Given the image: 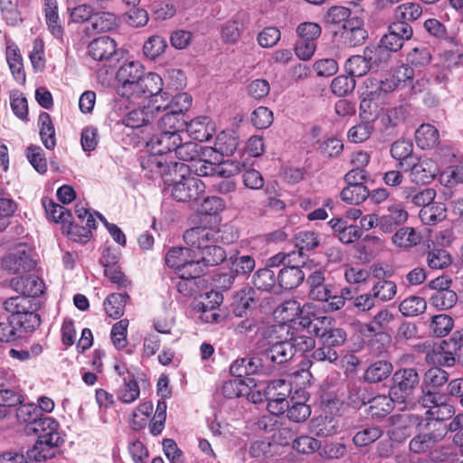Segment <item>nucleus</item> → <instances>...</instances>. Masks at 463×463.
I'll return each mask as SVG.
<instances>
[{"label":"nucleus","instance_id":"1","mask_svg":"<svg viewBox=\"0 0 463 463\" xmlns=\"http://www.w3.org/2000/svg\"><path fill=\"white\" fill-rule=\"evenodd\" d=\"M190 171V165L184 163H175L173 175L180 176V180L165 178V183L172 185L171 194L178 202H190L197 200L205 191V184L194 175L186 173Z\"/></svg>","mask_w":463,"mask_h":463},{"label":"nucleus","instance_id":"2","mask_svg":"<svg viewBox=\"0 0 463 463\" xmlns=\"http://www.w3.org/2000/svg\"><path fill=\"white\" fill-rule=\"evenodd\" d=\"M420 432L410 441V449L413 453L430 452L438 442L446 436V425L439 421H422L418 424Z\"/></svg>","mask_w":463,"mask_h":463},{"label":"nucleus","instance_id":"3","mask_svg":"<svg viewBox=\"0 0 463 463\" xmlns=\"http://www.w3.org/2000/svg\"><path fill=\"white\" fill-rule=\"evenodd\" d=\"M419 406L426 409V422H442L455 413L454 407L447 402L445 395L439 392L424 391V395L419 399Z\"/></svg>","mask_w":463,"mask_h":463},{"label":"nucleus","instance_id":"4","mask_svg":"<svg viewBox=\"0 0 463 463\" xmlns=\"http://www.w3.org/2000/svg\"><path fill=\"white\" fill-rule=\"evenodd\" d=\"M130 90L126 93H118L131 102H141L153 99L162 90L163 80L160 75L154 72L147 73L145 78L129 83Z\"/></svg>","mask_w":463,"mask_h":463},{"label":"nucleus","instance_id":"5","mask_svg":"<svg viewBox=\"0 0 463 463\" xmlns=\"http://www.w3.org/2000/svg\"><path fill=\"white\" fill-rule=\"evenodd\" d=\"M35 265L33 250L25 244L16 246L2 260L3 269L12 274L29 272Z\"/></svg>","mask_w":463,"mask_h":463},{"label":"nucleus","instance_id":"6","mask_svg":"<svg viewBox=\"0 0 463 463\" xmlns=\"http://www.w3.org/2000/svg\"><path fill=\"white\" fill-rule=\"evenodd\" d=\"M289 393L290 387L285 380L277 379L269 383L263 394L268 401L267 410L273 415L283 414L288 407L287 397Z\"/></svg>","mask_w":463,"mask_h":463},{"label":"nucleus","instance_id":"7","mask_svg":"<svg viewBox=\"0 0 463 463\" xmlns=\"http://www.w3.org/2000/svg\"><path fill=\"white\" fill-rule=\"evenodd\" d=\"M259 350L272 372L278 364L288 362L294 356L293 347L287 340L275 343H261Z\"/></svg>","mask_w":463,"mask_h":463},{"label":"nucleus","instance_id":"8","mask_svg":"<svg viewBox=\"0 0 463 463\" xmlns=\"http://www.w3.org/2000/svg\"><path fill=\"white\" fill-rule=\"evenodd\" d=\"M439 166L435 160L429 157L416 158L409 168V177L415 184H427L432 182L439 174Z\"/></svg>","mask_w":463,"mask_h":463},{"label":"nucleus","instance_id":"9","mask_svg":"<svg viewBox=\"0 0 463 463\" xmlns=\"http://www.w3.org/2000/svg\"><path fill=\"white\" fill-rule=\"evenodd\" d=\"M160 111L158 96L149 99L147 105L130 110L123 118V123L131 128H137L149 124Z\"/></svg>","mask_w":463,"mask_h":463},{"label":"nucleus","instance_id":"10","mask_svg":"<svg viewBox=\"0 0 463 463\" xmlns=\"http://www.w3.org/2000/svg\"><path fill=\"white\" fill-rule=\"evenodd\" d=\"M218 238L219 231L208 226H195L184 233L185 243L199 251L215 243Z\"/></svg>","mask_w":463,"mask_h":463},{"label":"nucleus","instance_id":"11","mask_svg":"<svg viewBox=\"0 0 463 463\" xmlns=\"http://www.w3.org/2000/svg\"><path fill=\"white\" fill-rule=\"evenodd\" d=\"M89 55L95 61H118L119 53L116 41L109 36H100L92 40L88 46Z\"/></svg>","mask_w":463,"mask_h":463},{"label":"nucleus","instance_id":"12","mask_svg":"<svg viewBox=\"0 0 463 463\" xmlns=\"http://www.w3.org/2000/svg\"><path fill=\"white\" fill-rule=\"evenodd\" d=\"M409 213L400 202L390 203L385 213L380 215V230L384 233H392L397 227L404 224Z\"/></svg>","mask_w":463,"mask_h":463},{"label":"nucleus","instance_id":"13","mask_svg":"<svg viewBox=\"0 0 463 463\" xmlns=\"http://www.w3.org/2000/svg\"><path fill=\"white\" fill-rule=\"evenodd\" d=\"M367 38V32L364 28V21L354 17L345 21L340 33L342 43L346 47H355L363 44Z\"/></svg>","mask_w":463,"mask_h":463},{"label":"nucleus","instance_id":"14","mask_svg":"<svg viewBox=\"0 0 463 463\" xmlns=\"http://www.w3.org/2000/svg\"><path fill=\"white\" fill-rule=\"evenodd\" d=\"M144 67L138 61H127L124 62L117 72V79L119 85L117 88V93H126L129 91L132 81L145 78Z\"/></svg>","mask_w":463,"mask_h":463},{"label":"nucleus","instance_id":"15","mask_svg":"<svg viewBox=\"0 0 463 463\" xmlns=\"http://www.w3.org/2000/svg\"><path fill=\"white\" fill-rule=\"evenodd\" d=\"M392 380L393 386L391 388L392 395H397V391H400L405 396H408L420 383V377L416 369L411 367L396 371Z\"/></svg>","mask_w":463,"mask_h":463},{"label":"nucleus","instance_id":"16","mask_svg":"<svg viewBox=\"0 0 463 463\" xmlns=\"http://www.w3.org/2000/svg\"><path fill=\"white\" fill-rule=\"evenodd\" d=\"M10 285L16 292L28 298L39 297L44 290L43 281L35 275L14 278Z\"/></svg>","mask_w":463,"mask_h":463},{"label":"nucleus","instance_id":"17","mask_svg":"<svg viewBox=\"0 0 463 463\" xmlns=\"http://www.w3.org/2000/svg\"><path fill=\"white\" fill-rule=\"evenodd\" d=\"M33 431L38 433V439H44L45 443L55 442L62 445L64 442L60 423L52 417H43L38 420Z\"/></svg>","mask_w":463,"mask_h":463},{"label":"nucleus","instance_id":"18","mask_svg":"<svg viewBox=\"0 0 463 463\" xmlns=\"http://www.w3.org/2000/svg\"><path fill=\"white\" fill-rule=\"evenodd\" d=\"M181 138L180 133L159 131L149 139L147 146L158 154H172L176 146L181 144Z\"/></svg>","mask_w":463,"mask_h":463},{"label":"nucleus","instance_id":"19","mask_svg":"<svg viewBox=\"0 0 463 463\" xmlns=\"http://www.w3.org/2000/svg\"><path fill=\"white\" fill-rule=\"evenodd\" d=\"M304 263V260L296 259L292 264L282 268L277 275L278 286L284 289L298 288L304 280L305 274L298 264Z\"/></svg>","mask_w":463,"mask_h":463},{"label":"nucleus","instance_id":"20","mask_svg":"<svg viewBox=\"0 0 463 463\" xmlns=\"http://www.w3.org/2000/svg\"><path fill=\"white\" fill-rule=\"evenodd\" d=\"M175 163V162L168 163L164 154L152 151L150 155L142 159L141 166L143 169L160 175L165 179L168 178V175H173V165Z\"/></svg>","mask_w":463,"mask_h":463},{"label":"nucleus","instance_id":"21","mask_svg":"<svg viewBox=\"0 0 463 463\" xmlns=\"http://www.w3.org/2000/svg\"><path fill=\"white\" fill-rule=\"evenodd\" d=\"M158 104L160 111L170 109L181 115H184V112L186 111L192 104V98L185 92L170 97L168 93L161 90L158 94Z\"/></svg>","mask_w":463,"mask_h":463},{"label":"nucleus","instance_id":"22","mask_svg":"<svg viewBox=\"0 0 463 463\" xmlns=\"http://www.w3.org/2000/svg\"><path fill=\"white\" fill-rule=\"evenodd\" d=\"M187 134L199 142L208 141L213 134L214 128L207 117L196 118L184 125Z\"/></svg>","mask_w":463,"mask_h":463},{"label":"nucleus","instance_id":"23","mask_svg":"<svg viewBox=\"0 0 463 463\" xmlns=\"http://www.w3.org/2000/svg\"><path fill=\"white\" fill-rule=\"evenodd\" d=\"M44 16L48 30L57 39H61L63 28L58 12L57 0H43Z\"/></svg>","mask_w":463,"mask_h":463},{"label":"nucleus","instance_id":"24","mask_svg":"<svg viewBox=\"0 0 463 463\" xmlns=\"http://www.w3.org/2000/svg\"><path fill=\"white\" fill-rule=\"evenodd\" d=\"M240 144V137L234 130H224L219 133L214 142V150L222 156H230L234 154Z\"/></svg>","mask_w":463,"mask_h":463},{"label":"nucleus","instance_id":"25","mask_svg":"<svg viewBox=\"0 0 463 463\" xmlns=\"http://www.w3.org/2000/svg\"><path fill=\"white\" fill-rule=\"evenodd\" d=\"M392 363L386 360H377L366 368L364 380L370 383L383 382L392 374Z\"/></svg>","mask_w":463,"mask_h":463},{"label":"nucleus","instance_id":"26","mask_svg":"<svg viewBox=\"0 0 463 463\" xmlns=\"http://www.w3.org/2000/svg\"><path fill=\"white\" fill-rule=\"evenodd\" d=\"M211 297H213L214 298L213 303L211 305L204 302H201L197 305L198 311L200 312L199 318L203 323L218 324L223 320V317L217 310V307H219L222 301V297L218 293H212L207 296V298H210Z\"/></svg>","mask_w":463,"mask_h":463},{"label":"nucleus","instance_id":"27","mask_svg":"<svg viewBox=\"0 0 463 463\" xmlns=\"http://www.w3.org/2000/svg\"><path fill=\"white\" fill-rule=\"evenodd\" d=\"M417 146L421 149H431L439 141L438 129L430 124H421L415 132Z\"/></svg>","mask_w":463,"mask_h":463},{"label":"nucleus","instance_id":"28","mask_svg":"<svg viewBox=\"0 0 463 463\" xmlns=\"http://www.w3.org/2000/svg\"><path fill=\"white\" fill-rule=\"evenodd\" d=\"M233 313L236 317H242L247 310L256 306L255 290L251 288H245L238 291L233 298Z\"/></svg>","mask_w":463,"mask_h":463},{"label":"nucleus","instance_id":"29","mask_svg":"<svg viewBox=\"0 0 463 463\" xmlns=\"http://www.w3.org/2000/svg\"><path fill=\"white\" fill-rule=\"evenodd\" d=\"M140 395V388L134 374H128L117 390L118 399L126 404L134 402Z\"/></svg>","mask_w":463,"mask_h":463},{"label":"nucleus","instance_id":"30","mask_svg":"<svg viewBox=\"0 0 463 463\" xmlns=\"http://www.w3.org/2000/svg\"><path fill=\"white\" fill-rule=\"evenodd\" d=\"M447 217V207L443 203H432L419 213L420 222L425 225H435Z\"/></svg>","mask_w":463,"mask_h":463},{"label":"nucleus","instance_id":"31","mask_svg":"<svg viewBox=\"0 0 463 463\" xmlns=\"http://www.w3.org/2000/svg\"><path fill=\"white\" fill-rule=\"evenodd\" d=\"M230 269L238 277L247 278L255 268V260L250 255L234 254L228 259Z\"/></svg>","mask_w":463,"mask_h":463},{"label":"nucleus","instance_id":"32","mask_svg":"<svg viewBox=\"0 0 463 463\" xmlns=\"http://www.w3.org/2000/svg\"><path fill=\"white\" fill-rule=\"evenodd\" d=\"M38 125L43 144L47 149H53L56 146V138L51 116L46 112H42L39 115Z\"/></svg>","mask_w":463,"mask_h":463},{"label":"nucleus","instance_id":"33","mask_svg":"<svg viewBox=\"0 0 463 463\" xmlns=\"http://www.w3.org/2000/svg\"><path fill=\"white\" fill-rule=\"evenodd\" d=\"M165 111L158 121V130L181 134L185 125L184 115L170 109Z\"/></svg>","mask_w":463,"mask_h":463},{"label":"nucleus","instance_id":"34","mask_svg":"<svg viewBox=\"0 0 463 463\" xmlns=\"http://www.w3.org/2000/svg\"><path fill=\"white\" fill-rule=\"evenodd\" d=\"M421 235L412 227H402L396 231L392 237V241L400 248H411L419 244Z\"/></svg>","mask_w":463,"mask_h":463},{"label":"nucleus","instance_id":"35","mask_svg":"<svg viewBox=\"0 0 463 463\" xmlns=\"http://www.w3.org/2000/svg\"><path fill=\"white\" fill-rule=\"evenodd\" d=\"M390 395H378L369 401V413L373 418H383L394 408V399Z\"/></svg>","mask_w":463,"mask_h":463},{"label":"nucleus","instance_id":"36","mask_svg":"<svg viewBox=\"0 0 463 463\" xmlns=\"http://www.w3.org/2000/svg\"><path fill=\"white\" fill-rule=\"evenodd\" d=\"M449 379V374L446 371L439 367H431L427 370L423 376L422 382V395L424 391L430 390L437 392L436 389L444 385Z\"/></svg>","mask_w":463,"mask_h":463},{"label":"nucleus","instance_id":"37","mask_svg":"<svg viewBox=\"0 0 463 463\" xmlns=\"http://www.w3.org/2000/svg\"><path fill=\"white\" fill-rule=\"evenodd\" d=\"M61 446V444L55 442H44V439H37L34 446L28 450V458L29 459H33L35 461H42L52 458L55 456L58 451V448Z\"/></svg>","mask_w":463,"mask_h":463},{"label":"nucleus","instance_id":"38","mask_svg":"<svg viewBox=\"0 0 463 463\" xmlns=\"http://www.w3.org/2000/svg\"><path fill=\"white\" fill-rule=\"evenodd\" d=\"M129 298L126 293H112L104 301L107 315L113 318L120 317L125 311V306Z\"/></svg>","mask_w":463,"mask_h":463},{"label":"nucleus","instance_id":"39","mask_svg":"<svg viewBox=\"0 0 463 463\" xmlns=\"http://www.w3.org/2000/svg\"><path fill=\"white\" fill-rule=\"evenodd\" d=\"M290 337L288 341L293 347L294 354L298 352L305 353L315 347L316 341L313 338V334L300 332L298 330H290Z\"/></svg>","mask_w":463,"mask_h":463},{"label":"nucleus","instance_id":"40","mask_svg":"<svg viewBox=\"0 0 463 463\" xmlns=\"http://www.w3.org/2000/svg\"><path fill=\"white\" fill-rule=\"evenodd\" d=\"M20 406L16 410V418L19 422L25 423L29 430H33L38 420L42 419L43 416L40 413L39 409L33 403H19Z\"/></svg>","mask_w":463,"mask_h":463},{"label":"nucleus","instance_id":"41","mask_svg":"<svg viewBox=\"0 0 463 463\" xmlns=\"http://www.w3.org/2000/svg\"><path fill=\"white\" fill-rule=\"evenodd\" d=\"M421 14L422 7L416 2L403 3L394 9L395 20H402L407 24L418 20Z\"/></svg>","mask_w":463,"mask_h":463},{"label":"nucleus","instance_id":"42","mask_svg":"<svg viewBox=\"0 0 463 463\" xmlns=\"http://www.w3.org/2000/svg\"><path fill=\"white\" fill-rule=\"evenodd\" d=\"M371 292L376 301L387 302L397 294V285L394 281L389 279L378 280L373 285Z\"/></svg>","mask_w":463,"mask_h":463},{"label":"nucleus","instance_id":"43","mask_svg":"<svg viewBox=\"0 0 463 463\" xmlns=\"http://www.w3.org/2000/svg\"><path fill=\"white\" fill-rule=\"evenodd\" d=\"M193 250L190 248L175 247L170 249L165 255V263L176 271L187 264V261L193 256Z\"/></svg>","mask_w":463,"mask_h":463},{"label":"nucleus","instance_id":"44","mask_svg":"<svg viewBox=\"0 0 463 463\" xmlns=\"http://www.w3.org/2000/svg\"><path fill=\"white\" fill-rule=\"evenodd\" d=\"M43 204L45 209L46 215L49 219L54 222H61L63 225H66L67 222H70L71 213L64 206L56 203L50 199H43Z\"/></svg>","mask_w":463,"mask_h":463},{"label":"nucleus","instance_id":"45","mask_svg":"<svg viewBox=\"0 0 463 463\" xmlns=\"http://www.w3.org/2000/svg\"><path fill=\"white\" fill-rule=\"evenodd\" d=\"M457 302L458 295L452 289L435 291L430 298V304L439 310H448Z\"/></svg>","mask_w":463,"mask_h":463},{"label":"nucleus","instance_id":"46","mask_svg":"<svg viewBox=\"0 0 463 463\" xmlns=\"http://www.w3.org/2000/svg\"><path fill=\"white\" fill-rule=\"evenodd\" d=\"M427 307L425 299L418 296H411L399 305V310L404 317H416L422 314Z\"/></svg>","mask_w":463,"mask_h":463},{"label":"nucleus","instance_id":"47","mask_svg":"<svg viewBox=\"0 0 463 463\" xmlns=\"http://www.w3.org/2000/svg\"><path fill=\"white\" fill-rule=\"evenodd\" d=\"M369 196L365 185H346L340 193L341 199L349 204H360Z\"/></svg>","mask_w":463,"mask_h":463},{"label":"nucleus","instance_id":"48","mask_svg":"<svg viewBox=\"0 0 463 463\" xmlns=\"http://www.w3.org/2000/svg\"><path fill=\"white\" fill-rule=\"evenodd\" d=\"M296 247L298 249L297 253V259L304 260L303 251L310 250L318 246L319 241L317 235L314 232L304 231L299 232L296 237Z\"/></svg>","mask_w":463,"mask_h":463},{"label":"nucleus","instance_id":"49","mask_svg":"<svg viewBox=\"0 0 463 463\" xmlns=\"http://www.w3.org/2000/svg\"><path fill=\"white\" fill-rule=\"evenodd\" d=\"M345 67L348 75L353 78L362 77L372 69L364 53L350 57L346 61Z\"/></svg>","mask_w":463,"mask_h":463},{"label":"nucleus","instance_id":"50","mask_svg":"<svg viewBox=\"0 0 463 463\" xmlns=\"http://www.w3.org/2000/svg\"><path fill=\"white\" fill-rule=\"evenodd\" d=\"M277 275L269 268L260 269L253 275V284L258 289L271 290L278 282Z\"/></svg>","mask_w":463,"mask_h":463},{"label":"nucleus","instance_id":"51","mask_svg":"<svg viewBox=\"0 0 463 463\" xmlns=\"http://www.w3.org/2000/svg\"><path fill=\"white\" fill-rule=\"evenodd\" d=\"M200 254L201 257L199 259L205 266L219 265L227 258L226 251L221 246L215 245V243L200 250Z\"/></svg>","mask_w":463,"mask_h":463},{"label":"nucleus","instance_id":"52","mask_svg":"<svg viewBox=\"0 0 463 463\" xmlns=\"http://www.w3.org/2000/svg\"><path fill=\"white\" fill-rule=\"evenodd\" d=\"M426 262L432 269H442L450 265L451 257L446 250L433 248L428 250Z\"/></svg>","mask_w":463,"mask_h":463},{"label":"nucleus","instance_id":"53","mask_svg":"<svg viewBox=\"0 0 463 463\" xmlns=\"http://www.w3.org/2000/svg\"><path fill=\"white\" fill-rule=\"evenodd\" d=\"M454 326L453 318L446 314L436 315L431 317L430 330L438 337L450 333Z\"/></svg>","mask_w":463,"mask_h":463},{"label":"nucleus","instance_id":"54","mask_svg":"<svg viewBox=\"0 0 463 463\" xmlns=\"http://www.w3.org/2000/svg\"><path fill=\"white\" fill-rule=\"evenodd\" d=\"M91 25L94 31L98 33L107 32L114 29L118 25L117 16L109 12H99L94 14Z\"/></svg>","mask_w":463,"mask_h":463},{"label":"nucleus","instance_id":"55","mask_svg":"<svg viewBox=\"0 0 463 463\" xmlns=\"http://www.w3.org/2000/svg\"><path fill=\"white\" fill-rule=\"evenodd\" d=\"M174 153L176 158L184 162L194 163L200 157L199 146L191 141L183 142V138H181V144L176 146Z\"/></svg>","mask_w":463,"mask_h":463},{"label":"nucleus","instance_id":"56","mask_svg":"<svg viewBox=\"0 0 463 463\" xmlns=\"http://www.w3.org/2000/svg\"><path fill=\"white\" fill-rule=\"evenodd\" d=\"M382 108L377 101L373 99L364 98L360 103V118L363 121L373 125L374 121L380 117Z\"/></svg>","mask_w":463,"mask_h":463},{"label":"nucleus","instance_id":"57","mask_svg":"<svg viewBox=\"0 0 463 463\" xmlns=\"http://www.w3.org/2000/svg\"><path fill=\"white\" fill-rule=\"evenodd\" d=\"M167 46L166 41L160 35L150 36L144 43V54L151 60L160 56Z\"/></svg>","mask_w":463,"mask_h":463},{"label":"nucleus","instance_id":"58","mask_svg":"<svg viewBox=\"0 0 463 463\" xmlns=\"http://www.w3.org/2000/svg\"><path fill=\"white\" fill-rule=\"evenodd\" d=\"M413 151V145L410 140L400 139L395 141L391 146V155L392 158L400 161V165H402V161L410 159L413 161L411 156Z\"/></svg>","mask_w":463,"mask_h":463},{"label":"nucleus","instance_id":"59","mask_svg":"<svg viewBox=\"0 0 463 463\" xmlns=\"http://www.w3.org/2000/svg\"><path fill=\"white\" fill-rule=\"evenodd\" d=\"M373 125L369 122L363 121L353 126L347 133V138L352 143H363L370 138L373 131Z\"/></svg>","mask_w":463,"mask_h":463},{"label":"nucleus","instance_id":"60","mask_svg":"<svg viewBox=\"0 0 463 463\" xmlns=\"http://www.w3.org/2000/svg\"><path fill=\"white\" fill-rule=\"evenodd\" d=\"M431 61V52L430 48L420 45L414 47L407 54V61L411 66L421 68L427 66Z\"/></svg>","mask_w":463,"mask_h":463},{"label":"nucleus","instance_id":"61","mask_svg":"<svg viewBox=\"0 0 463 463\" xmlns=\"http://www.w3.org/2000/svg\"><path fill=\"white\" fill-rule=\"evenodd\" d=\"M222 392L225 397L232 399L249 394V386L242 379L235 377L223 383Z\"/></svg>","mask_w":463,"mask_h":463},{"label":"nucleus","instance_id":"62","mask_svg":"<svg viewBox=\"0 0 463 463\" xmlns=\"http://www.w3.org/2000/svg\"><path fill=\"white\" fill-rule=\"evenodd\" d=\"M364 55L369 61L371 68L386 62L390 58V52L380 43L378 45H370L364 48Z\"/></svg>","mask_w":463,"mask_h":463},{"label":"nucleus","instance_id":"63","mask_svg":"<svg viewBox=\"0 0 463 463\" xmlns=\"http://www.w3.org/2000/svg\"><path fill=\"white\" fill-rule=\"evenodd\" d=\"M383 430L380 427H370L359 430L353 438L354 443L358 447H365L383 436Z\"/></svg>","mask_w":463,"mask_h":463},{"label":"nucleus","instance_id":"64","mask_svg":"<svg viewBox=\"0 0 463 463\" xmlns=\"http://www.w3.org/2000/svg\"><path fill=\"white\" fill-rule=\"evenodd\" d=\"M440 183L447 187L463 184V162L450 166L440 174Z\"/></svg>","mask_w":463,"mask_h":463}]
</instances>
